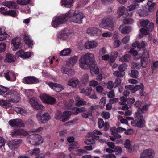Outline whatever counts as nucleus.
<instances>
[{
  "instance_id": "nucleus-56",
  "label": "nucleus",
  "mask_w": 158,
  "mask_h": 158,
  "mask_svg": "<svg viewBox=\"0 0 158 158\" xmlns=\"http://www.w3.org/2000/svg\"><path fill=\"white\" fill-rule=\"evenodd\" d=\"M105 123L103 120L101 118H99L98 120V126L99 128L101 129L104 127Z\"/></svg>"
},
{
  "instance_id": "nucleus-23",
  "label": "nucleus",
  "mask_w": 158,
  "mask_h": 158,
  "mask_svg": "<svg viewBox=\"0 0 158 158\" xmlns=\"http://www.w3.org/2000/svg\"><path fill=\"white\" fill-rule=\"evenodd\" d=\"M87 33L90 34L94 36L99 35L101 34L100 30L95 27L88 28L87 30Z\"/></svg>"
},
{
  "instance_id": "nucleus-15",
  "label": "nucleus",
  "mask_w": 158,
  "mask_h": 158,
  "mask_svg": "<svg viewBox=\"0 0 158 158\" xmlns=\"http://www.w3.org/2000/svg\"><path fill=\"white\" fill-rule=\"evenodd\" d=\"M21 43V38L19 37L13 38L11 41V44L13 45V50L15 51L18 49Z\"/></svg>"
},
{
  "instance_id": "nucleus-41",
  "label": "nucleus",
  "mask_w": 158,
  "mask_h": 158,
  "mask_svg": "<svg viewBox=\"0 0 158 158\" xmlns=\"http://www.w3.org/2000/svg\"><path fill=\"white\" fill-rule=\"evenodd\" d=\"M71 52V50L70 48H67L64 49L60 53V56H66L70 54Z\"/></svg>"
},
{
  "instance_id": "nucleus-25",
  "label": "nucleus",
  "mask_w": 158,
  "mask_h": 158,
  "mask_svg": "<svg viewBox=\"0 0 158 158\" xmlns=\"http://www.w3.org/2000/svg\"><path fill=\"white\" fill-rule=\"evenodd\" d=\"M98 45V43L94 41H88L85 42V47L87 49H93L95 48Z\"/></svg>"
},
{
  "instance_id": "nucleus-44",
  "label": "nucleus",
  "mask_w": 158,
  "mask_h": 158,
  "mask_svg": "<svg viewBox=\"0 0 158 158\" xmlns=\"http://www.w3.org/2000/svg\"><path fill=\"white\" fill-rule=\"evenodd\" d=\"M4 15L15 17L16 16V13L14 10H10L5 11Z\"/></svg>"
},
{
  "instance_id": "nucleus-11",
  "label": "nucleus",
  "mask_w": 158,
  "mask_h": 158,
  "mask_svg": "<svg viewBox=\"0 0 158 158\" xmlns=\"http://www.w3.org/2000/svg\"><path fill=\"white\" fill-rule=\"evenodd\" d=\"M145 121L142 118H137L135 120H131V125L133 126L137 127L140 128H143L145 126Z\"/></svg>"
},
{
  "instance_id": "nucleus-33",
  "label": "nucleus",
  "mask_w": 158,
  "mask_h": 158,
  "mask_svg": "<svg viewBox=\"0 0 158 158\" xmlns=\"http://www.w3.org/2000/svg\"><path fill=\"white\" fill-rule=\"evenodd\" d=\"M62 5L67 8H70L74 2V0H61Z\"/></svg>"
},
{
  "instance_id": "nucleus-35",
  "label": "nucleus",
  "mask_w": 158,
  "mask_h": 158,
  "mask_svg": "<svg viewBox=\"0 0 158 158\" xmlns=\"http://www.w3.org/2000/svg\"><path fill=\"white\" fill-rule=\"evenodd\" d=\"M124 147L128 149L129 152L131 153L132 152V148L131 144L130 141L128 139H126L124 143Z\"/></svg>"
},
{
  "instance_id": "nucleus-43",
  "label": "nucleus",
  "mask_w": 158,
  "mask_h": 158,
  "mask_svg": "<svg viewBox=\"0 0 158 158\" xmlns=\"http://www.w3.org/2000/svg\"><path fill=\"white\" fill-rule=\"evenodd\" d=\"M131 27L130 26H125L122 28L121 32L123 34H128L131 31Z\"/></svg>"
},
{
  "instance_id": "nucleus-32",
  "label": "nucleus",
  "mask_w": 158,
  "mask_h": 158,
  "mask_svg": "<svg viewBox=\"0 0 158 158\" xmlns=\"http://www.w3.org/2000/svg\"><path fill=\"white\" fill-rule=\"evenodd\" d=\"M3 5L6 6L11 9L16 8L17 4L14 1H7L3 3Z\"/></svg>"
},
{
  "instance_id": "nucleus-1",
  "label": "nucleus",
  "mask_w": 158,
  "mask_h": 158,
  "mask_svg": "<svg viewBox=\"0 0 158 158\" xmlns=\"http://www.w3.org/2000/svg\"><path fill=\"white\" fill-rule=\"evenodd\" d=\"M85 17L81 12L79 10L75 11L74 12L70 10L65 15H60L59 16L56 17L52 22V25L55 28L57 27L60 24L64 23L67 19L70 18V21L78 24L82 23V19Z\"/></svg>"
},
{
  "instance_id": "nucleus-54",
  "label": "nucleus",
  "mask_w": 158,
  "mask_h": 158,
  "mask_svg": "<svg viewBox=\"0 0 158 158\" xmlns=\"http://www.w3.org/2000/svg\"><path fill=\"white\" fill-rule=\"evenodd\" d=\"M82 82L83 84H86L89 81V76L87 74H84L82 79Z\"/></svg>"
},
{
  "instance_id": "nucleus-58",
  "label": "nucleus",
  "mask_w": 158,
  "mask_h": 158,
  "mask_svg": "<svg viewBox=\"0 0 158 158\" xmlns=\"http://www.w3.org/2000/svg\"><path fill=\"white\" fill-rule=\"evenodd\" d=\"M135 101V99L134 98H128L127 100V105L130 106Z\"/></svg>"
},
{
  "instance_id": "nucleus-30",
  "label": "nucleus",
  "mask_w": 158,
  "mask_h": 158,
  "mask_svg": "<svg viewBox=\"0 0 158 158\" xmlns=\"http://www.w3.org/2000/svg\"><path fill=\"white\" fill-rule=\"evenodd\" d=\"M148 6V10L150 12H152L155 9V6L156 5V3L150 1H148L147 2Z\"/></svg>"
},
{
  "instance_id": "nucleus-24",
  "label": "nucleus",
  "mask_w": 158,
  "mask_h": 158,
  "mask_svg": "<svg viewBox=\"0 0 158 158\" xmlns=\"http://www.w3.org/2000/svg\"><path fill=\"white\" fill-rule=\"evenodd\" d=\"M49 86L52 87L55 91L57 92L61 91L64 89V87L60 84L50 82L49 83Z\"/></svg>"
},
{
  "instance_id": "nucleus-50",
  "label": "nucleus",
  "mask_w": 158,
  "mask_h": 158,
  "mask_svg": "<svg viewBox=\"0 0 158 158\" xmlns=\"http://www.w3.org/2000/svg\"><path fill=\"white\" fill-rule=\"evenodd\" d=\"M139 73V72L137 70H132L131 71V76L132 78H137L138 77Z\"/></svg>"
},
{
  "instance_id": "nucleus-12",
  "label": "nucleus",
  "mask_w": 158,
  "mask_h": 158,
  "mask_svg": "<svg viewBox=\"0 0 158 158\" xmlns=\"http://www.w3.org/2000/svg\"><path fill=\"white\" fill-rule=\"evenodd\" d=\"M22 141L21 139H14L8 142L7 144L10 148L14 150L19 147Z\"/></svg>"
},
{
  "instance_id": "nucleus-22",
  "label": "nucleus",
  "mask_w": 158,
  "mask_h": 158,
  "mask_svg": "<svg viewBox=\"0 0 158 158\" xmlns=\"http://www.w3.org/2000/svg\"><path fill=\"white\" fill-rule=\"evenodd\" d=\"M16 55L19 57L22 58H26L30 57L31 55L30 52H25L23 50L18 51L16 53Z\"/></svg>"
},
{
  "instance_id": "nucleus-4",
  "label": "nucleus",
  "mask_w": 158,
  "mask_h": 158,
  "mask_svg": "<svg viewBox=\"0 0 158 158\" xmlns=\"http://www.w3.org/2000/svg\"><path fill=\"white\" fill-rule=\"evenodd\" d=\"M4 97L6 100L9 102L16 103L20 99V95L15 91L12 90L6 93Z\"/></svg>"
},
{
  "instance_id": "nucleus-29",
  "label": "nucleus",
  "mask_w": 158,
  "mask_h": 158,
  "mask_svg": "<svg viewBox=\"0 0 158 158\" xmlns=\"http://www.w3.org/2000/svg\"><path fill=\"white\" fill-rule=\"evenodd\" d=\"M71 113L72 114L75 115H77L79 113L85 112L86 110V108L83 107L81 108L75 107Z\"/></svg>"
},
{
  "instance_id": "nucleus-21",
  "label": "nucleus",
  "mask_w": 158,
  "mask_h": 158,
  "mask_svg": "<svg viewBox=\"0 0 158 158\" xmlns=\"http://www.w3.org/2000/svg\"><path fill=\"white\" fill-rule=\"evenodd\" d=\"M153 152L151 149L144 150L141 154L140 158H153Z\"/></svg>"
},
{
  "instance_id": "nucleus-36",
  "label": "nucleus",
  "mask_w": 158,
  "mask_h": 158,
  "mask_svg": "<svg viewBox=\"0 0 158 158\" xmlns=\"http://www.w3.org/2000/svg\"><path fill=\"white\" fill-rule=\"evenodd\" d=\"M15 58L13 55L7 53L6 54L5 58L6 60L8 63H11L14 61Z\"/></svg>"
},
{
  "instance_id": "nucleus-62",
  "label": "nucleus",
  "mask_w": 158,
  "mask_h": 158,
  "mask_svg": "<svg viewBox=\"0 0 158 158\" xmlns=\"http://www.w3.org/2000/svg\"><path fill=\"white\" fill-rule=\"evenodd\" d=\"M9 36V35L5 32L4 33H2L0 35V41L6 40Z\"/></svg>"
},
{
  "instance_id": "nucleus-55",
  "label": "nucleus",
  "mask_w": 158,
  "mask_h": 158,
  "mask_svg": "<svg viewBox=\"0 0 158 158\" xmlns=\"http://www.w3.org/2000/svg\"><path fill=\"white\" fill-rule=\"evenodd\" d=\"M145 46L146 44L145 42L143 41H142L141 43L139 42V46L138 47V48L139 50H143L146 49L145 48Z\"/></svg>"
},
{
  "instance_id": "nucleus-17",
  "label": "nucleus",
  "mask_w": 158,
  "mask_h": 158,
  "mask_svg": "<svg viewBox=\"0 0 158 158\" xmlns=\"http://www.w3.org/2000/svg\"><path fill=\"white\" fill-rule=\"evenodd\" d=\"M154 23L152 22L149 23L148 26L145 28H141L140 29V32L143 35H148L150 32H152L154 29Z\"/></svg>"
},
{
  "instance_id": "nucleus-31",
  "label": "nucleus",
  "mask_w": 158,
  "mask_h": 158,
  "mask_svg": "<svg viewBox=\"0 0 158 158\" xmlns=\"http://www.w3.org/2000/svg\"><path fill=\"white\" fill-rule=\"evenodd\" d=\"M68 33L65 30L62 31L58 35V37L63 40H66L68 37Z\"/></svg>"
},
{
  "instance_id": "nucleus-5",
  "label": "nucleus",
  "mask_w": 158,
  "mask_h": 158,
  "mask_svg": "<svg viewBox=\"0 0 158 158\" xmlns=\"http://www.w3.org/2000/svg\"><path fill=\"white\" fill-rule=\"evenodd\" d=\"M29 142L33 145H40L43 142V139L41 136L38 134L31 135L28 137Z\"/></svg>"
},
{
  "instance_id": "nucleus-19",
  "label": "nucleus",
  "mask_w": 158,
  "mask_h": 158,
  "mask_svg": "<svg viewBox=\"0 0 158 158\" xmlns=\"http://www.w3.org/2000/svg\"><path fill=\"white\" fill-rule=\"evenodd\" d=\"M23 81V83L30 84L37 83L39 81L37 78L33 76H28L25 77Z\"/></svg>"
},
{
  "instance_id": "nucleus-51",
  "label": "nucleus",
  "mask_w": 158,
  "mask_h": 158,
  "mask_svg": "<svg viewBox=\"0 0 158 158\" xmlns=\"http://www.w3.org/2000/svg\"><path fill=\"white\" fill-rule=\"evenodd\" d=\"M62 114L60 110L57 111L54 116L56 120H60L62 118Z\"/></svg>"
},
{
  "instance_id": "nucleus-7",
  "label": "nucleus",
  "mask_w": 158,
  "mask_h": 158,
  "mask_svg": "<svg viewBox=\"0 0 158 158\" xmlns=\"http://www.w3.org/2000/svg\"><path fill=\"white\" fill-rule=\"evenodd\" d=\"M36 118L40 123H45L50 119V116L48 113L39 112L36 114Z\"/></svg>"
},
{
  "instance_id": "nucleus-13",
  "label": "nucleus",
  "mask_w": 158,
  "mask_h": 158,
  "mask_svg": "<svg viewBox=\"0 0 158 158\" xmlns=\"http://www.w3.org/2000/svg\"><path fill=\"white\" fill-rule=\"evenodd\" d=\"M4 76L6 80L10 81H14L16 80L15 74L13 71H9L5 72Z\"/></svg>"
},
{
  "instance_id": "nucleus-6",
  "label": "nucleus",
  "mask_w": 158,
  "mask_h": 158,
  "mask_svg": "<svg viewBox=\"0 0 158 158\" xmlns=\"http://www.w3.org/2000/svg\"><path fill=\"white\" fill-rule=\"evenodd\" d=\"M100 25L102 27L108 29L110 31H112L114 29L113 20L110 18L102 19Z\"/></svg>"
},
{
  "instance_id": "nucleus-9",
  "label": "nucleus",
  "mask_w": 158,
  "mask_h": 158,
  "mask_svg": "<svg viewBox=\"0 0 158 158\" xmlns=\"http://www.w3.org/2000/svg\"><path fill=\"white\" fill-rule=\"evenodd\" d=\"M143 51V57L141 58V63L142 67L145 68L148 63V58L149 57V51L146 50V49Z\"/></svg>"
},
{
  "instance_id": "nucleus-16",
  "label": "nucleus",
  "mask_w": 158,
  "mask_h": 158,
  "mask_svg": "<svg viewBox=\"0 0 158 158\" xmlns=\"http://www.w3.org/2000/svg\"><path fill=\"white\" fill-rule=\"evenodd\" d=\"M144 87L143 84L142 83L140 84V85H136L135 86L133 85H128L125 86V88L127 90H131L132 93H134L141 88Z\"/></svg>"
},
{
  "instance_id": "nucleus-37",
  "label": "nucleus",
  "mask_w": 158,
  "mask_h": 158,
  "mask_svg": "<svg viewBox=\"0 0 158 158\" xmlns=\"http://www.w3.org/2000/svg\"><path fill=\"white\" fill-rule=\"evenodd\" d=\"M131 58V56L128 54H126L123 56L119 59V61L122 62H128Z\"/></svg>"
},
{
  "instance_id": "nucleus-14",
  "label": "nucleus",
  "mask_w": 158,
  "mask_h": 158,
  "mask_svg": "<svg viewBox=\"0 0 158 158\" xmlns=\"http://www.w3.org/2000/svg\"><path fill=\"white\" fill-rule=\"evenodd\" d=\"M11 135L12 136H25L28 135V133L23 129H15L12 132Z\"/></svg>"
},
{
  "instance_id": "nucleus-42",
  "label": "nucleus",
  "mask_w": 158,
  "mask_h": 158,
  "mask_svg": "<svg viewBox=\"0 0 158 158\" xmlns=\"http://www.w3.org/2000/svg\"><path fill=\"white\" fill-rule=\"evenodd\" d=\"M28 152L31 155L37 156L39 153L40 149L39 148H36L33 150H29Z\"/></svg>"
},
{
  "instance_id": "nucleus-49",
  "label": "nucleus",
  "mask_w": 158,
  "mask_h": 158,
  "mask_svg": "<svg viewBox=\"0 0 158 158\" xmlns=\"http://www.w3.org/2000/svg\"><path fill=\"white\" fill-rule=\"evenodd\" d=\"M9 88L0 85V95H2L8 91Z\"/></svg>"
},
{
  "instance_id": "nucleus-40",
  "label": "nucleus",
  "mask_w": 158,
  "mask_h": 158,
  "mask_svg": "<svg viewBox=\"0 0 158 158\" xmlns=\"http://www.w3.org/2000/svg\"><path fill=\"white\" fill-rule=\"evenodd\" d=\"M0 106L4 108H8L10 107V104L7 101L3 100H0Z\"/></svg>"
},
{
  "instance_id": "nucleus-57",
  "label": "nucleus",
  "mask_w": 158,
  "mask_h": 158,
  "mask_svg": "<svg viewBox=\"0 0 158 158\" xmlns=\"http://www.w3.org/2000/svg\"><path fill=\"white\" fill-rule=\"evenodd\" d=\"M18 4L24 5L28 4L30 2V0H17Z\"/></svg>"
},
{
  "instance_id": "nucleus-64",
  "label": "nucleus",
  "mask_w": 158,
  "mask_h": 158,
  "mask_svg": "<svg viewBox=\"0 0 158 158\" xmlns=\"http://www.w3.org/2000/svg\"><path fill=\"white\" fill-rule=\"evenodd\" d=\"M102 157L104 158H116L115 155L113 154H104L102 156Z\"/></svg>"
},
{
  "instance_id": "nucleus-3",
  "label": "nucleus",
  "mask_w": 158,
  "mask_h": 158,
  "mask_svg": "<svg viewBox=\"0 0 158 158\" xmlns=\"http://www.w3.org/2000/svg\"><path fill=\"white\" fill-rule=\"evenodd\" d=\"M8 123L10 125L13 127H25V124L33 125L35 124L34 122L30 119H28L26 122H24L21 119H15L10 120Z\"/></svg>"
},
{
  "instance_id": "nucleus-59",
  "label": "nucleus",
  "mask_w": 158,
  "mask_h": 158,
  "mask_svg": "<svg viewBox=\"0 0 158 158\" xmlns=\"http://www.w3.org/2000/svg\"><path fill=\"white\" fill-rule=\"evenodd\" d=\"M127 65L125 64H123L120 65L118 67V69L120 71H121L122 72L124 71L127 69Z\"/></svg>"
},
{
  "instance_id": "nucleus-26",
  "label": "nucleus",
  "mask_w": 158,
  "mask_h": 158,
  "mask_svg": "<svg viewBox=\"0 0 158 158\" xmlns=\"http://www.w3.org/2000/svg\"><path fill=\"white\" fill-rule=\"evenodd\" d=\"M78 59L77 56H76L71 57L67 61L66 65L69 67L73 66L77 63Z\"/></svg>"
},
{
  "instance_id": "nucleus-34",
  "label": "nucleus",
  "mask_w": 158,
  "mask_h": 158,
  "mask_svg": "<svg viewBox=\"0 0 158 158\" xmlns=\"http://www.w3.org/2000/svg\"><path fill=\"white\" fill-rule=\"evenodd\" d=\"M62 72L68 75L69 76H71L74 74V72L70 69L65 67H63L61 70Z\"/></svg>"
},
{
  "instance_id": "nucleus-8",
  "label": "nucleus",
  "mask_w": 158,
  "mask_h": 158,
  "mask_svg": "<svg viewBox=\"0 0 158 158\" xmlns=\"http://www.w3.org/2000/svg\"><path fill=\"white\" fill-rule=\"evenodd\" d=\"M40 98L43 102L48 104L53 105L56 101V100L54 98L50 96L47 94L41 95Z\"/></svg>"
},
{
  "instance_id": "nucleus-63",
  "label": "nucleus",
  "mask_w": 158,
  "mask_h": 158,
  "mask_svg": "<svg viewBox=\"0 0 158 158\" xmlns=\"http://www.w3.org/2000/svg\"><path fill=\"white\" fill-rule=\"evenodd\" d=\"M34 90L31 89L26 90L25 91V94L26 96L28 97L32 96Z\"/></svg>"
},
{
  "instance_id": "nucleus-27",
  "label": "nucleus",
  "mask_w": 158,
  "mask_h": 158,
  "mask_svg": "<svg viewBox=\"0 0 158 158\" xmlns=\"http://www.w3.org/2000/svg\"><path fill=\"white\" fill-rule=\"evenodd\" d=\"M78 80L76 78H73L69 80L68 82V85L73 87H76L79 84Z\"/></svg>"
},
{
  "instance_id": "nucleus-53",
  "label": "nucleus",
  "mask_w": 158,
  "mask_h": 158,
  "mask_svg": "<svg viewBox=\"0 0 158 158\" xmlns=\"http://www.w3.org/2000/svg\"><path fill=\"white\" fill-rule=\"evenodd\" d=\"M123 22L125 24H131L134 22V20L131 18H126L123 19Z\"/></svg>"
},
{
  "instance_id": "nucleus-47",
  "label": "nucleus",
  "mask_w": 158,
  "mask_h": 158,
  "mask_svg": "<svg viewBox=\"0 0 158 158\" xmlns=\"http://www.w3.org/2000/svg\"><path fill=\"white\" fill-rule=\"evenodd\" d=\"M106 102V97H102L100 101V108H102L104 107Z\"/></svg>"
},
{
  "instance_id": "nucleus-61",
  "label": "nucleus",
  "mask_w": 158,
  "mask_h": 158,
  "mask_svg": "<svg viewBox=\"0 0 158 158\" xmlns=\"http://www.w3.org/2000/svg\"><path fill=\"white\" fill-rule=\"evenodd\" d=\"M6 48V43L3 42L0 43V53L4 52Z\"/></svg>"
},
{
  "instance_id": "nucleus-38",
  "label": "nucleus",
  "mask_w": 158,
  "mask_h": 158,
  "mask_svg": "<svg viewBox=\"0 0 158 158\" xmlns=\"http://www.w3.org/2000/svg\"><path fill=\"white\" fill-rule=\"evenodd\" d=\"M144 113V112L142 111L141 108H139L138 109L136 112H135L134 116L136 118H143V114Z\"/></svg>"
},
{
  "instance_id": "nucleus-28",
  "label": "nucleus",
  "mask_w": 158,
  "mask_h": 158,
  "mask_svg": "<svg viewBox=\"0 0 158 158\" xmlns=\"http://www.w3.org/2000/svg\"><path fill=\"white\" fill-rule=\"evenodd\" d=\"M68 111H65L62 114V122H65L68 120L70 118V114H72V112Z\"/></svg>"
},
{
  "instance_id": "nucleus-48",
  "label": "nucleus",
  "mask_w": 158,
  "mask_h": 158,
  "mask_svg": "<svg viewBox=\"0 0 158 158\" xmlns=\"http://www.w3.org/2000/svg\"><path fill=\"white\" fill-rule=\"evenodd\" d=\"M139 15L141 17H145L147 16L148 14V12L146 10L144 9H140L139 11Z\"/></svg>"
},
{
  "instance_id": "nucleus-20",
  "label": "nucleus",
  "mask_w": 158,
  "mask_h": 158,
  "mask_svg": "<svg viewBox=\"0 0 158 158\" xmlns=\"http://www.w3.org/2000/svg\"><path fill=\"white\" fill-rule=\"evenodd\" d=\"M125 9L126 8L123 6H121L119 7L118 13L119 16H123L124 18L128 16H131L133 14L132 12H131L129 13L127 11L125 12Z\"/></svg>"
},
{
  "instance_id": "nucleus-45",
  "label": "nucleus",
  "mask_w": 158,
  "mask_h": 158,
  "mask_svg": "<svg viewBox=\"0 0 158 158\" xmlns=\"http://www.w3.org/2000/svg\"><path fill=\"white\" fill-rule=\"evenodd\" d=\"M125 73L121 71H116L113 73V75L114 76H116L119 77H122L124 75Z\"/></svg>"
},
{
  "instance_id": "nucleus-18",
  "label": "nucleus",
  "mask_w": 158,
  "mask_h": 158,
  "mask_svg": "<svg viewBox=\"0 0 158 158\" xmlns=\"http://www.w3.org/2000/svg\"><path fill=\"white\" fill-rule=\"evenodd\" d=\"M23 36L24 41L26 45L32 48L34 44L33 41L31 40L30 35L27 33H24Z\"/></svg>"
},
{
  "instance_id": "nucleus-2",
  "label": "nucleus",
  "mask_w": 158,
  "mask_h": 158,
  "mask_svg": "<svg viewBox=\"0 0 158 158\" xmlns=\"http://www.w3.org/2000/svg\"><path fill=\"white\" fill-rule=\"evenodd\" d=\"M79 64L80 67L83 69H88L89 68L92 74H98L99 73V69L94 56L91 53H87L81 56L79 59Z\"/></svg>"
},
{
  "instance_id": "nucleus-60",
  "label": "nucleus",
  "mask_w": 158,
  "mask_h": 158,
  "mask_svg": "<svg viewBox=\"0 0 158 158\" xmlns=\"http://www.w3.org/2000/svg\"><path fill=\"white\" fill-rule=\"evenodd\" d=\"M149 23V21L148 20H143L140 22V24L141 27L146 28Z\"/></svg>"
},
{
  "instance_id": "nucleus-46",
  "label": "nucleus",
  "mask_w": 158,
  "mask_h": 158,
  "mask_svg": "<svg viewBox=\"0 0 158 158\" xmlns=\"http://www.w3.org/2000/svg\"><path fill=\"white\" fill-rule=\"evenodd\" d=\"M137 6H138V5L135 4H131L127 8L126 11L127 12L132 11L135 9Z\"/></svg>"
},
{
  "instance_id": "nucleus-52",
  "label": "nucleus",
  "mask_w": 158,
  "mask_h": 158,
  "mask_svg": "<svg viewBox=\"0 0 158 158\" xmlns=\"http://www.w3.org/2000/svg\"><path fill=\"white\" fill-rule=\"evenodd\" d=\"M114 151L115 154L116 155H120L122 153L121 148L118 146L114 148Z\"/></svg>"
},
{
  "instance_id": "nucleus-10",
  "label": "nucleus",
  "mask_w": 158,
  "mask_h": 158,
  "mask_svg": "<svg viewBox=\"0 0 158 158\" xmlns=\"http://www.w3.org/2000/svg\"><path fill=\"white\" fill-rule=\"evenodd\" d=\"M38 98L32 97L30 100L29 102L32 107L36 110L42 109L43 106L40 102H39Z\"/></svg>"
},
{
  "instance_id": "nucleus-39",
  "label": "nucleus",
  "mask_w": 158,
  "mask_h": 158,
  "mask_svg": "<svg viewBox=\"0 0 158 158\" xmlns=\"http://www.w3.org/2000/svg\"><path fill=\"white\" fill-rule=\"evenodd\" d=\"M76 105L77 106H81L85 105L86 104V102L82 100L81 98L79 97L78 99L76 100Z\"/></svg>"
}]
</instances>
